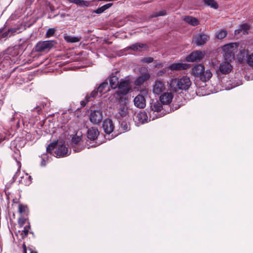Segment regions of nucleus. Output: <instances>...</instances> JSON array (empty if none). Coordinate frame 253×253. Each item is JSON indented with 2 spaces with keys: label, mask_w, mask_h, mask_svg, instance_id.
<instances>
[{
  "label": "nucleus",
  "mask_w": 253,
  "mask_h": 253,
  "mask_svg": "<svg viewBox=\"0 0 253 253\" xmlns=\"http://www.w3.org/2000/svg\"><path fill=\"white\" fill-rule=\"evenodd\" d=\"M191 84V80L187 76L172 79L169 82V87L175 92H177L179 90L186 91L188 90Z\"/></svg>",
  "instance_id": "f257e3e1"
},
{
  "label": "nucleus",
  "mask_w": 253,
  "mask_h": 253,
  "mask_svg": "<svg viewBox=\"0 0 253 253\" xmlns=\"http://www.w3.org/2000/svg\"><path fill=\"white\" fill-rule=\"evenodd\" d=\"M191 74L195 78L199 79L203 82L209 81L212 77V73L210 70H205V67L201 64L194 66L192 69Z\"/></svg>",
  "instance_id": "f03ea898"
},
{
  "label": "nucleus",
  "mask_w": 253,
  "mask_h": 253,
  "mask_svg": "<svg viewBox=\"0 0 253 253\" xmlns=\"http://www.w3.org/2000/svg\"><path fill=\"white\" fill-rule=\"evenodd\" d=\"M57 42L55 40H49L45 41L39 42L35 47V50L36 52H41L45 50L49 51L56 44Z\"/></svg>",
  "instance_id": "7ed1b4c3"
},
{
  "label": "nucleus",
  "mask_w": 253,
  "mask_h": 253,
  "mask_svg": "<svg viewBox=\"0 0 253 253\" xmlns=\"http://www.w3.org/2000/svg\"><path fill=\"white\" fill-rule=\"evenodd\" d=\"M20 169V166L19 167L17 171L13 176L14 180H16L18 177L20 176V178L18 180L19 184L24 186H29L32 182V178L31 176L29 175L28 173H25L24 172L21 173Z\"/></svg>",
  "instance_id": "20e7f679"
},
{
  "label": "nucleus",
  "mask_w": 253,
  "mask_h": 253,
  "mask_svg": "<svg viewBox=\"0 0 253 253\" xmlns=\"http://www.w3.org/2000/svg\"><path fill=\"white\" fill-rule=\"evenodd\" d=\"M89 121L93 124H100L103 119V112L100 109L91 110L89 116Z\"/></svg>",
  "instance_id": "39448f33"
},
{
  "label": "nucleus",
  "mask_w": 253,
  "mask_h": 253,
  "mask_svg": "<svg viewBox=\"0 0 253 253\" xmlns=\"http://www.w3.org/2000/svg\"><path fill=\"white\" fill-rule=\"evenodd\" d=\"M166 89L165 82L157 80L154 83L152 86V90L154 94L156 95L161 94Z\"/></svg>",
  "instance_id": "423d86ee"
},
{
  "label": "nucleus",
  "mask_w": 253,
  "mask_h": 253,
  "mask_svg": "<svg viewBox=\"0 0 253 253\" xmlns=\"http://www.w3.org/2000/svg\"><path fill=\"white\" fill-rule=\"evenodd\" d=\"M129 82L127 81L122 80L118 84V86L119 91L118 93L119 95H125L127 94L130 91L128 86Z\"/></svg>",
  "instance_id": "0eeeda50"
},
{
  "label": "nucleus",
  "mask_w": 253,
  "mask_h": 253,
  "mask_svg": "<svg viewBox=\"0 0 253 253\" xmlns=\"http://www.w3.org/2000/svg\"><path fill=\"white\" fill-rule=\"evenodd\" d=\"M204 56V53L200 51L193 52L186 57L188 62H197L200 61Z\"/></svg>",
  "instance_id": "6e6552de"
},
{
  "label": "nucleus",
  "mask_w": 253,
  "mask_h": 253,
  "mask_svg": "<svg viewBox=\"0 0 253 253\" xmlns=\"http://www.w3.org/2000/svg\"><path fill=\"white\" fill-rule=\"evenodd\" d=\"M102 128L106 134L111 133L114 129V125L112 120L109 118L104 120L102 124Z\"/></svg>",
  "instance_id": "1a4fd4ad"
},
{
  "label": "nucleus",
  "mask_w": 253,
  "mask_h": 253,
  "mask_svg": "<svg viewBox=\"0 0 253 253\" xmlns=\"http://www.w3.org/2000/svg\"><path fill=\"white\" fill-rule=\"evenodd\" d=\"M68 149L64 144L59 145L54 152L56 157H65L68 156Z\"/></svg>",
  "instance_id": "9d476101"
},
{
  "label": "nucleus",
  "mask_w": 253,
  "mask_h": 253,
  "mask_svg": "<svg viewBox=\"0 0 253 253\" xmlns=\"http://www.w3.org/2000/svg\"><path fill=\"white\" fill-rule=\"evenodd\" d=\"M118 113L123 117H126L128 114V107L126 99L120 100L118 106Z\"/></svg>",
  "instance_id": "9b49d317"
},
{
  "label": "nucleus",
  "mask_w": 253,
  "mask_h": 253,
  "mask_svg": "<svg viewBox=\"0 0 253 253\" xmlns=\"http://www.w3.org/2000/svg\"><path fill=\"white\" fill-rule=\"evenodd\" d=\"M233 67L230 62L228 61L222 62L219 66V72L221 74L227 75L232 70Z\"/></svg>",
  "instance_id": "f8f14e48"
},
{
  "label": "nucleus",
  "mask_w": 253,
  "mask_h": 253,
  "mask_svg": "<svg viewBox=\"0 0 253 253\" xmlns=\"http://www.w3.org/2000/svg\"><path fill=\"white\" fill-rule=\"evenodd\" d=\"M173 98V95L171 92H165L160 96V100L163 105L169 104Z\"/></svg>",
  "instance_id": "ddd939ff"
},
{
  "label": "nucleus",
  "mask_w": 253,
  "mask_h": 253,
  "mask_svg": "<svg viewBox=\"0 0 253 253\" xmlns=\"http://www.w3.org/2000/svg\"><path fill=\"white\" fill-rule=\"evenodd\" d=\"M134 105L139 108H144L146 106V100L141 94L137 95L133 100Z\"/></svg>",
  "instance_id": "4468645a"
},
{
  "label": "nucleus",
  "mask_w": 253,
  "mask_h": 253,
  "mask_svg": "<svg viewBox=\"0 0 253 253\" xmlns=\"http://www.w3.org/2000/svg\"><path fill=\"white\" fill-rule=\"evenodd\" d=\"M209 37L206 34H198L194 38V42L197 45L204 44L209 40Z\"/></svg>",
  "instance_id": "2eb2a0df"
},
{
  "label": "nucleus",
  "mask_w": 253,
  "mask_h": 253,
  "mask_svg": "<svg viewBox=\"0 0 253 253\" xmlns=\"http://www.w3.org/2000/svg\"><path fill=\"white\" fill-rule=\"evenodd\" d=\"M146 70V72L144 74L141 75L139 77L136 78L135 80L134 84L136 86H140L141 85L145 82L148 80L150 78V75L149 73L148 72L147 70Z\"/></svg>",
  "instance_id": "dca6fc26"
},
{
  "label": "nucleus",
  "mask_w": 253,
  "mask_h": 253,
  "mask_svg": "<svg viewBox=\"0 0 253 253\" xmlns=\"http://www.w3.org/2000/svg\"><path fill=\"white\" fill-rule=\"evenodd\" d=\"M148 117L147 114L145 112H140L135 115L133 120L135 122H137L138 124H143L147 122Z\"/></svg>",
  "instance_id": "f3484780"
},
{
  "label": "nucleus",
  "mask_w": 253,
  "mask_h": 253,
  "mask_svg": "<svg viewBox=\"0 0 253 253\" xmlns=\"http://www.w3.org/2000/svg\"><path fill=\"white\" fill-rule=\"evenodd\" d=\"M99 134L98 129L95 127H91L88 129L87 136L90 140H95Z\"/></svg>",
  "instance_id": "a211bd4d"
},
{
  "label": "nucleus",
  "mask_w": 253,
  "mask_h": 253,
  "mask_svg": "<svg viewBox=\"0 0 253 253\" xmlns=\"http://www.w3.org/2000/svg\"><path fill=\"white\" fill-rule=\"evenodd\" d=\"M189 64L186 63H175L169 66V68L171 70H186L189 67Z\"/></svg>",
  "instance_id": "6ab92c4d"
},
{
  "label": "nucleus",
  "mask_w": 253,
  "mask_h": 253,
  "mask_svg": "<svg viewBox=\"0 0 253 253\" xmlns=\"http://www.w3.org/2000/svg\"><path fill=\"white\" fill-rule=\"evenodd\" d=\"M161 102L158 100L153 101L150 103V108L154 112L160 113L163 109V106Z\"/></svg>",
  "instance_id": "aec40b11"
},
{
  "label": "nucleus",
  "mask_w": 253,
  "mask_h": 253,
  "mask_svg": "<svg viewBox=\"0 0 253 253\" xmlns=\"http://www.w3.org/2000/svg\"><path fill=\"white\" fill-rule=\"evenodd\" d=\"M64 39L67 42L75 43L80 41L82 39L81 36H72L67 34H65L63 36Z\"/></svg>",
  "instance_id": "412c9836"
},
{
  "label": "nucleus",
  "mask_w": 253,
  "mask_h": 253,
  "mask_svg": "<svg viewBox=\"0 0 253 253\" xmlns=\"http://www.w3.org/2000/svg\"><path fill=\"white\" fill-rule=\"evenodd\" d=\"M183 19L185 22L194 26L199 24L198 20L196 18L192 16H184Z\"/></svg>",
  "instance_id": "4be33fe9"
},
{
  "label": "nucleus",
  "mask_w": 253,
  "mask_h": 253,
  "mask_svg": "<svg viewBox=\"0 0 253 253\" xmlns=\"http://www.w3.org/2000/svg\"><path fill=\"white\" fill-rule=\"evenodd\" d=\"M71 3H74L81 7H88L89 6L90 2L84 0H67Z\"/></svg>",
  "instance_id": "5701e85b"
},
{
  "label": "nucleus",
  "mask_w": 253,
  "mask_h": 253,
  "mask_svg": "<svg viewBox=\"0 0 253 253\" xmlns=\"http://www.w3.org/2000/svg\"><path fill=\"white\" fill-rule=\"evenodd\" d=\"M237 45L236 43L227 44L223 47V50L225 52L231 54L235 48H237Z\"/></svg>",
  "instance_id": "b1692460"
},
{
  "label": "nucleus",
  "mask_w": 253,
  "mask_h": 253,
  "mask_svg": "<svg viewBox=\"0 0 253 253\" xmlns=\"http://www.w3.org/2000/svg\"><path fill=\"white\" fill-rule=\"evenodd\" d=\"M118 80V78L114 75H112L110 77L109 83L110 85L112 88L115 89L118 86V84L119 83Z\"/></svg>",
  "instance_id": "393cba45"
},
{
  "label": "nucleus",
  "mask_w": 253,
  "mask_h": 253,
  "mask_svg": "<svg viewBox=\"0 0 253 253\" xmlns=\"http://www.w3.org/2000/svg\"><path fill=\"white\" fill-rule=\"evenodd\" d=\"M113 5L112 3H109L106 4L100 7H98L97 9L93 11L94 13L96 14H101L104 12L106 10L108 9L110 7L112 6Z\"/></svg>",
  "instance_id": "a878e982"
},
{
  "label": "nucleus",
  "mask_w": 253,
  "mask_h": 253,
  "mask_svg": "<svg viewBox=\"0 0 253 253\" xmlns=\"http://www.w3.org/2000/svg\"><path fill=\"white\" fill-rule=\"evenodd\" d=\"M147 48V46L146 44L140 43H135L132 45H131L129 48L134 51H140L141 48Z\"/></svg>",
  "instance_id": "bb28decb"
},
{
  "label": "nucleus",
  "mask_w": 253,
  "mask_h": 253,
  "mask_svg": "<svg viewBox=\"0 0 253 253\" xmlns=\"http://www.w3.org/2000/svg\"><path fill=\"white\" fill-rule=\"evenodd\" d=\"M108 88V84L107 81H105L103 82L102 84H100V85L97 88V91L100 93H104L106 92Z\"/></svg>",
  "instance_id": "cd10ccee"
},
{
  "label": "nucleus",
  "mask_w": 253,
  "mask_h": 253,
  "mask_svg": "<svg viewBox=\"0 0 253 253\" xmlns=\"http://www.w3.org/2000/svg\"><path fill=\"white\" fill-rule=\"evenodd\" d=\"M204 3L208 6L214 9L218 8V4L214 0H203Z\"/></svg>",
  "instance_id": "c85d7f7f"
},
{
  "label": "nucleus",
  "mask_w": 253,
  "mask_h": 253,
  "mask_svg": "<svg viewBox=\"0 0 253 253\" xmlns=\"http://www.w3.org/2000/svg\"><path fill=\"white\" fill-rule=\"evenodd\" d=\"M57 141H54L50 143L46 147V151L48 153H51L52 151L57 147Z\"/></svg>",
  "instance_id": "c756f323"
},
{
  "label": "nucleus",
  "mask_w": 253,
  "mask_h": 253,
  "mask_svg": "<svg viewBox=\"0 0 253 253\" xmlns=\"http://www.w3.org/2000/svg\"><path fill=\"white\" fill-rule=\"evenodd\" d=\"M227 32L226 30H222L216 34V37L218 39H222L227 36Z\"/></svg>",
  "instance_id": "7c9ffc66"
},
{
  "label": "nucleus",
  "mask_w": 253,
  "mask_h": 253,
  "mask_svg": "<svg viewBox=\"0 0 253 253\" xmlns=\"http://www.w3.org/2000/svg\"><path fill=\"white\" fill-rule=\"evenodd\" d=\"M82 137V134H78V133H77L72 138V142L75 144H78L81 141Z\"/></svg>",
  "instance_id": "2f4dec72"
},
{
  "label": "nucleus",
  "mask_w": 253,
  "mask_h": 253,
  "mask_svg": "<svg viewBox=\"0 0 253 253\" xmlns=\"http://www.w3.org/2000/svg\"><path fill=\"white\" fill-rule=\"evenodd\" d=\"M248 51L245 49L241 50L240 51V56L239 57V61L240 63H242L245 55H247Z\"/></svg>",
  "instance_id": "473e14b6"
},
{
  "label": "nucleus",
  "mask_w": 253,
  "mask_h": 253,
  "mask_svg": "<svg viewBox=\"0 0 253 253\" xmlns=\"http://www.w3.org/2000/svg\"><path fill=\"white\" fill-rule=\"evenodd\" d=\"M246 62L250 67H253V53L247 56Z\"/></svg>",
  "instance_id": "72a5a7b5"
},
{
  "label": "nucleus",
  "mask_w": 253,
  "mask_h": 253,
  "mask_svg": "<svg viewBox=\"0 0 253 253\" xmlns=\"http://www.w3.org/2000/svg\"><path fill=\"white\" fill-rule=\"evenodd\" d=\"M55 31V30L53 28L49 29L46 33V34H45L46 37L49 38V37L52 36L54 35Z\"/></svg>",
  "instance_id": "f704fd0d"
},
{
  "label": "nucleus",
  "mask_w": 253,
  "mask_h": 253,
  "mask_svg": "<svg viewBox=\"0 0 253 253\" xmlns=\"http://www.w3.org/2000/svg\"><path fill=\"white\" fill-rule=\"evenodd\" d=\"M166 14V11L165 10H161L159 12H156L152 15V17H157L158 16H164Z\"/></svg>",
  "instance_id": "c9c22d12"
},
{
  "label": "nucleus",
  "mask_w": 253,
  "mask_h": 253,
  "mask_svg": "<svg viewBox=\"0 0 253 253\" xmlns=\"http://www.w3.org/2000/svg\"><path fill=\"white\" fill-rule=\"evenodd\" d=\"M46 105V103H44V102H43L42 103V104L40 106H36L35 108V109H36L38 113H40V112L41 111V110L42 109V108H44V107Z\"/></svg>",
  "instance_id": "e433bc0d"
},
{
  "label": "nucleus",
  "mask_w": 253,
  "mask_h": 253,
  "mask_svg": "<svg viewBox=\"0 0 253 253\" xmlns=\"http://www.w3.org/2000/svg\"><path fill=\"white\" fill-rule=\"evenodd\" d=\"M122 128L124 130L127 131L129 129V126L125 122H123L121 124Z\"/></svg>",
  "instance_id": "4c0bfd02"
},
{
  "label": "nucleus",
  "mask_w": 253,
  "mask_h": 253,
  "mask_svg": "<svg viewBox=\"0 0 253 253\" xmlns=\"http://www.w3.org/2000/svg\"><path fill=\"white\" fill-rule=\"evenodd\" d=\"M30 228V226L29 224L27 226H25L24 228V230L22 231V234H24L25 237L27 236L29 234V230Z\"/></svg>",
  "instance_id": "58836bf2"
},
{
  "label": "nucleus",
  "mask_w": 253,
  "mask_h": 253,
  "mask_svg": "<svg viewBox=\"0 0 253 253\" xmlns=\"http://www.w3.org/2000/svg\"><path fill=\"white\" fill-rule=\"evenodd\" d=\"M154 61V58L153 57H148L143 58L142 60V61L145 62L147 64L150 63Z\"/></svg>",
  "instance_id": "ea45409f"
},
{
  "label": "nucleus",
  "mask_w": 253,
  "mask_h": 253,
  "mask_svg": "<svg viewBox=\"0 0 253 253\" xmlns=\"http://www.w3.org/2000/svg\"><path fill=\"white\" fill-rule=\"evenodd\" d=\"M27 207L26 206L20 205L19 206V212L20 213H23L26 211Z\"/></svg>",
  "instance_id": "a19ab883"
},
{
  "label": "nucleus",
  "mask_w": 253,
  "mask_h": 253,
  "mask_svg": "<svg viewBox=\"0 0 253 253\" xmlns=\"http://www.w3.org/2000/svg\"><path fill=\"white\" fill-rule=\"evenodd\" d=\"M89 101V99L87 96L85 97V99L84 100H82L81 101V105L82 106V107H84L87 103Z\"/></svg>",
  "instance_id": "79ce46f5"
},
{
  "label": "nucleus",
  "mask_w": 253,
  "mask_h": 253,
  "mask_svg": "<svg viewBox=\"0 0 253 253\" xmlns=\"http://www.w3.org/2000/svg\"><path fill=\"white\" fill-rule=\"evenodd\" d=\"M26 222V219L24 218H20L18 220V224L20 227L23 226Z\"/></svg>",
  "instance_id": "37998d69"
},
{
  "label": "nucleus",
  "mask_w": 253,
  "mask_h": 253,
  "mask_svg": "<svg viewBox=\"0 0 253 253\" xmlns=\"http://www.w3.org/2000/svg\"><path fill=\"white\" fill-rule=\"evenodd\" d=\"M241 30H244V32H246L247 30L249 29V26L247 24H243L240 26ZM244 34V33H243Z\"/></svg>",
  "instance_id": "c03bdc74"
},
{
  "label": "nucleus",
  "mask_w": 253,
  "mask_h": 253,
  "mask_svg": "<svg viewBox=\"0 0 253 253\" xmlns=\"http://www.w3.org/2000/svg\"><path fill=\"white\" fill-rule=\"evenodd\" d=\"M98 92H99L97 90H93L91 93H90V96H88V99L90 98V97H95V96H96Z\"/></svg>",
  "instance_id": "a18cd8bd"
},
{
  "label": "nucleus",
  "mask_w": 253,
  "mask_h": 253,
  "mask_svg": "<svg viewBox=\"0 0 253 253\" xmlns=\"http://www.w3.org/2000/svg\"><path fill=\"white\" fill-rule=\"evenodd\" d=\"M18 30V29L17 28H11L8 30L10 33L11 34L9 36H11V35H13L14 33H15Z\"/></svg>",
  "instance_id": "49530a36"
},
{
  "label": "nucleus",
  "mask_w": 253,
  "mask_h": 253,
  "mask_svg": "<svg viewBox=\"0 0 253 253\" xmlns=\"http://www.w3.org/2000/svg\"><path fill=\"white\" fill-rule=\"evenodd\" d=\"M9 33H10L9 31L8 30H7V31L4 32L2 33L1 37V38H6L8 36Z\"/></svg>",
  "instance_id": "de8ad7c7"
},
{
  "label": "nucleus",
  "mask_w": 253,
  "mask_h": 253,
  "mask_svg": "<svg viewBox=\"0 0 253 253\" xmlns=\"http://www.w3.org/2000/svg\"><path fill=\"white\" fill-rule=\"evenodd\" d=\"M181 105L179 104H175V106H174V109L172 108V111L176 110L180 108Z\"/></svg>",
  "instance_id": "09e8293b"
},
{
  "label": "nucleus",
  "mask_w": 253,
  "mask_h": 253,
  "mask_svg": "<svg viewBox=\"0 0 253 253\" xmlns=\"http://www.w3.org/2000/svg\"><path fill=\"white\" fill-rule=\"evenodd\" d=\"M241 31H242V30H241V28H240V27L238 29H237V30H235V35L238 34H239Z\"/></svg>",
  "instance_id": "8fccbe9b"
},
{
  "label": "nucleus",
  "mask_w": 253,
  "mask_h": 253,
  "mask_svg": "<svg viewBox=\"0 0 253 253\" xmlns=\"http://www.w3.org/2000/svg\"><path fill=\"white\" fill-rule=\"evenodd\" d=\"M41 165L42 166H45V161L43 159H42V163H41Z\"/></svg>",
  "instance_id": "3c124183"
},
{
  "label": "nucleus",
  "mask_w": 253,
  "mask_h": 253,
  "mask_svg": "<svg viewBox=\"0 0 253 253\" xmlns=\"http://www.w3.org/2000/svg\"><path fill=\"white\" fill-rule=\"evenodd\" d=\"M165 114H159L158 116H157V118L161 117L163 116Z\"/></svg>",
  "instance_id": "603ef678"
},
{
  "label": "nucleus",
  "mask_w": 253,
  "mask_h": 253,
  "mask_svg": "<svg viewBox=\"0 0 253 253\" xmlns=\"http://www.w3.org/2000/svg\"><path fill=\"white\" fill-rule=\"evenodd\" d=\"M23 247L24 250H26V246L25 244H23Z\"/></svg>",
  "instance_id": "864d4df0"
},
{
  "label": "nucleus",
  "mask_w": 253,
  "mask_h": 253,
  "mask_svg": "<svg viewBox=\"0 0 253 253\" xmlns=\"http://www.w3.org/2000/svg\"><path fill=\"white\" fill-rule=\"evenodd\" d=\"M31 253H38V252H36V251H32L31 252Z\"/></svg>",
  "instance_id": "5fc2aeb1"
},
{
  "label": "nucleus",
  "mask_w": 253,
  "mask_h": 253,
  "mask_svg": "<svg viewBox=\"0 0 253 253\" xmlns=\"http://www.w3.org/2000/svg\"><path fill=\"white\" fill-rule=\"evenodd\" d=\"M2 30H3L2 29H0V34L2 33Z\"/></svg>",
  "instance_id": "6e6d98bb"
},
{
  "label": "nucleus",
  "mask_w": 253,
  "mask_h": 253,
  "mask_svg": "<svg viewBox=\"0 0 253 253\" xmlns=\"http://www.w3.org/2000/svg\"><path fill=\"white\" fill-rule=\"evenodd\" d=\"M74 150L75 152H79V151H80V150H75V149H74Z\"/></svg>",
  "instance_id": "4d7b16f0"
},
{
  "label": "nucleus",
  "mask_w": 253,
  "mask_h": 253,
  "mask_svg": "<svg viewBox=\"0 0 253 253\" xmlns=\"http://www.w3.org/2000/svg\"><path fill=\"white\" fill-rule=\"evenodd\" d=\"M24 253H27L26 250H24Z\"/></svg>",
  "instance_id": "13d9d810"
},
{
  "label": "nucleus",
  "mask_w": 253,
  "mask_h": 253,
  "mask_svg": "<svg viewBox=\"0 0 253 253\" xmlns=\"http://www.w3.org/2000/svg\"><path fill=\"white\" fill-rule=\"evenodd\" d=\"M11 120H14V117H13Z\"/></svg>",
  "instance_id": "bf43d9fd"
}]
</instances>
